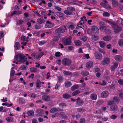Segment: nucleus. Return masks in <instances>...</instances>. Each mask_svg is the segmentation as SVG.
Instances as JSON below:
<instances>
[{"label": "nucleus", "mask_w": 123, "mask_h": 123, "mask_svg": "<svg viewBox=\"0 0 123 123\" xmlns=\"http://www.w3.org/2000/svg\"><path fill=\"white\" fill-rule=\"evenodd\" d=\"M105 21L111 25V27L113 29L114 32L118 33L122 31V28L117 25L115 23L112 22L108 20H105Z\"/></svg>", "instance_id": "nucleus-1"}, {"label": "nucleus", "mask_w": 123, "mask_h": 123, "mask_svg": "<svg viewBox=\"0 0 123 123\" xmlns=\"http://www.w3.org/2000/svg\"><path fill=\"white\" fill-rule=\"evenodd\" d=\"M15 58L18 62L22 63L25 62L27 60V58L25 56L20 54L16 55Z\"/></svg>", "instance_id": "nucleus-2"}, {"label": "nucleus", "mask_w": 123, "mask_h": 123, "mask_svg": "<svg viewBox=\"0 0 123 123\" xmlns=\"http://www.w3.org/2000/svg\"><path fill=\"white\" fill-rule=\"evenodd\" d=\"M72 37L70 36L67 38H63L62 41L64 45H70L71 43Z\"/></svg>", "instance_id": "nucleus-3"}, {"label": "nucleus", "mask_w": 123, "mask_h": 123, "mask_svg": "<svg viewBox=\"0 0 123 123\" xmlns=\"http://www.w3.org/2000/svg\"><path fill=\"white\" fill-rule=\"evenodd\" d=\"M62 64L63 65L68 66L72 63V61L69 59L65 58L62 60Z\"/></svg>", "instance_id": "nucleus-4"}, {"label": "nucleus", "mask_w": 123, "mask_h": 123, "mask_svg": "<svg viewBox=\"0 0 123 123\" xmlns=\"http://www.w3.org/2000/svg\"><path fill=\"white\" fill-rule=\"evenodd\" d=\"M64 28L60 27L56 29L55 30V32L57 33H62L64 32L65 31V30H67V29L66 26L64 25L63 26Z\"/></svg>", "instance_id": "nucleus-5"}, {"label": "nucleus", "mask_w": 123, "mask_h": 123, "mask_svg": "<svg viewBox=\"0 0 123 123\" xmlns=\"http://www.w3.org/2000/svg\"><path fill=\"white\" fill-rule=\"evenodd\" d=\"M54 26V24L53 23H51L49 20H48L46 22V24L45 25L44 27L46 28H52Z\"/></svg>", "instance_id": "nucleus-6"}, {"label": "nucleus", "mask_w": 123, "mask_h": 123, "mask_svg": "<svg viewBox=\"0 0 123 123\" xmlns=\"http://www.w3.org/2000/svg\"><path fill=\"white\" fill-rule=\"evenodd\" d=\"M84 103L83 101L80 98L78 97L76 99V104L77 106H81L83 105Z\"/></svg>", "instance_id": "nucleus-7"}, {"label": "nucleus", "mask_w": 123, "mask_h": 123, "mask_svg": "<svg viewBox=\"0 0 123 123\" xmlns=\"http://www.w3.org/2000/svg\"><path fill=\"white\" fill-rule=\"evenodd\" d=\"M44 111L41 109H37L36 111L37 113L36 116H41L44 114Z\"/></svg>", "instance_id": "nucleus-8"}, {"label": "nucleus", "mask_w": 123, "mask_h": 123, "mask_svg": "<svg viewBox=\"0 0 123 123\" xmlns=\"http://www.w3.org/2000/svg\"><path fill=\"white\" fill-rule=\"evenodd\" d=\"M94 54L95 57L96 59L99 60H101L102 59L103 57L102 55L98 52H95Z\"/></svg>", "instance_id": "nucleus-9"}, {"label": "nucleus", "mask_w": 123, "mask_h": 123, "mask_svg": "<svg viewBox=\"0 0 123 123\" xmlns=\"http://www.w3.org/2000/svg\"><path fill=\"white\" fill-rule=\"evenodd\" d=\"M110 62V59L106 57L101 61V64L103 65L108 64Z\"/></svg>", "instance_id": "nucleus-10"}, {"label": "nucleus", "mask_w": 123, "mask_h": 123, "mask_svg": "<svg viewBox=\"0 0 123 123\" xmlns=\"http://www.w3.org/2000/svg\"><path fill=\"white\" fill-rule=\"evenodd\" d=\"M62 110L61 109L59 108H57L55 107H53L50 109V112L51 113H53L57 111H62Z\"/></svg>", "instance_id": "nucleus-11"}, {"label": "nucleus", "mask_w": 123, "mask_h": 123, "mask_svg": "<svg viewBox=\"0 0 123 123\" xmlns=\"http://www.w3.org/2000/svg\"><path fill=\"white\" fill-rule=\"evenodd\" d=\"M109 94L108 92L106 91H104L102 92L101 94V96L103 98H106L107 97Z\"/></svg>", "instance_id": "nucleus-12"}, {"label": "nucleus", "mask_w": 123, "mask_h": 123, "mask_svg": "<svg viewBox=\"0 0 123 123\" xmlns=\"http://www.w3.org/2000/svg\"><path fill=\"white\" fill-rule=\"evenodd\" d=\"M42 98L44 101H48L49 100L50 98L49 95H44L42 96Z\"/></svg>", "instance_id": "nucleus-13"}, {"label": "nucleus", "mask_w": 123, "mask_h": 123, "mask_svg": "<svg viewBox=\"0 0 123 123\" xmlns=\"http://www.w3.org/2000/svg\"><path fill=\"white\" fill-rule=\"evenodd\" d=\"M118 64L117 62H115L113 64V65H112L110 68L111 71H114L115 68H116L118 66Z\"/></svg>", "instance_id": "nucleus-14"}, {"label": "nucleus", "mask_w": 123, "mask_h": 123, "mask_svg": "<svg viewBox=\"0 0 123 123\" xmlns=\"http://www.w3.org/2000/svg\"><path fill=\"white\" fill-rule=\"evenodd\" d=\"M72 83L69 81H66L65 82V86L67 88L70 87Z\"/></svg>", "instance_id": "nucleus-15"}, {"label": "nucleus", "mask_w": 123, "mask_h": 123, "mask_svg": "<svg viewBox=\"0 0 123 123\" xmlns=\"http://www.w3.org/2000/svg\"><path fill=\"white\" fill-rule=\"evenodd\" d=\"M92 30L93 31H94L95 32L98 33L99 32V30L98 28L96 26H93L92 27Z\"/></svg>", "instance_id": "nucleus-16"}, {"label": "nucleus", "mask_w": 123, "mask_h": 123, "mask_svg": "<svg viewBox=\"0 0 123 123\" xmlns=\"http://www.w3.org/2000/svg\"><path fill=\"white\" fill-rule=\"evenodd\" d=\"M36 87L38 88H40L41 87V83L40 80H37L36 82Z\"/></svg>", "instance_id": "nucleus-17"}, {"label": "nucleus", "mask_w": 123, "mask_h": 123, "mask_svg": "<svg viewBox=\"0 0 123 123\" xmlns=\"http://www.w3.org/2000/svg\"><path fill=\"white\" fill-rule=\"evenodd\" d=\"M93 63L92 62H89L86 64V67L87 68H91L92 66Z\"/></svg>", "instance_id": "nucleus-18"}, {"label": "nucleus", "mask_w": 123, "mask_h": 123, "mask_svg": "<svg viewBox=\"0 0 123 123\" xmlns=\"http://www.w3.org/2000/svg\"><path fill=\"white\" fill-rule=\"evenodd\" d=\"M90 98L92 100H96L97 98V96L95 93H92L91 94Z\"/></svg>", "instance_id": "nucleus-19"}, {"label": "nucleus", "mask_w": 123, "mask_h": 123, "mask_svg": "<svg viewBox=\"0 0 123 123\" xmlns=\"http://www.w3.org/2000/svg\"><path fill=\"white\" fill-rule=\"evenodd\" d=\"M115 59L117 61H121L122 60V56L120 55H116L115 57Z\"/></svg>", "instance_id": "nucleus-20"}, {"label": "nucleus", "mask_w": 123, "mask_h": 123, "mask_svg": "<svg viewBox=\"0 0 123 123\" xmlns=\"http://www.w3.org/2000/svg\"><path fill=\"white\" fill-rule=\"evenodd\" d=\"M63 97L65 99H68L71 97V95L69 94L65 93L63 94L62 95Z\"/></svg>", "instance_id": "nucleus-21"}, {"label": "nucleus", "mask_w": 123, "mask_h": 123, "mask_svg": "<svg viewBox=\"0 0 123 123\" xmlns=\"http://www.w3.org/2000/svg\"><path fill=\"white\" fill-rule=\"evenodd\" d=\"M79 87V86L77 84L74 85L71 88V90L72 91H74L75 90L78 89Z\"/></svg>", "instance_id": "nucleus-22"}, {"label": "nucleus", "mask_w": 123, "mask_h": 123, "mask_svg": "<svg viewBox=\"0 0 123 123\" xmlns=\"http://www.w3.org/2000/svg\"><path fill=\"white\" fill-rule=\"evenodd\" d=\"M37 21L38 23L40 24L43 23L45 22V20L43 19L38 18L37 19Z\"/></svg>", "instance_id": "nucleus-23"}, {"label": "nucleus", "mask_w": 123, "mask_h": 123, "mask_svg": "<svg viewBox=\"0 0 123 123\" xmlns=\"http://www.w3.org/2000/svg\"><path fill=\"white\" fill-rule=\"evenodd\" d=\"M14 47L15 49L18 50L19 49L20 46L19 42H17L15 43L14 45Z\"/></svg>", "instance_id": "nucleus-24"}, {"label": "nucleus", "mask_w": 123, "mask_h": 123, "mask_svg": "<svg viewBox=\"0 0 123 123\" xmlns=\"http://www.w3.org/2000/svg\"><path fill=\"white\" fill-rule=\"evenodd\" d=\"M118 107L116 105H113L110 107L111 111H114L116 110L117 109Z\"/></svg>", "instance_id": "nucleus-25"}, {"label": "nucleus", "mask_w": 123, "mask_h": 123, "mask_svg": "<svg viewBox=\"0 0 123 123\" xmlns=\"http://www.w3.org/2000/svg\"><path fill=\"white\" fill-rule=\"evenodd\" d=\"M81 74L84 76H86L88 75L89 74V72L86 70L84 71H82L81 73Z\"/></svg>", "instance_id": "nucleus-26"}, {"label": "nucleus", "mask_w": 123, "mask_h": 123, "mask_svg": "<svg viewBox=\"0 0 123 123\" xmlns=\"http://www.w3.org/2000/svg\"><path fill=\"white\" fill-rule=\"evenodd\" d=\"M111 37L110 36H106L104 37L103 39L105 41H109L110 40Z\"/></svg>", "instance_id": "nucleus-27"}, {"label": "nucleus", "mask_w": 123, "mask_h": 123, "mask_svg": "<svg viewBox=\"0 0 123 123\" xmlns=\"http://www.w3.org/2000/svg\"><path fill=\"white\" fill-rule=\"evenodd\" d=\"M27 114L29 116H32L34 115V112L33 111L30 110L27 111Z\"/></svg>", "instance_id": "nucleus-28"}, {"label": "nucleus", "mask_w": 123, "mask_h": 123, "mask_svg": "<svg viewBox=\"0 0 123 123\" xmlns=\"http://www.w3.org/2000/svg\"><path fill=\"white\" fill-rule=\"evenodd\" d=\"M34 29L36 30H39L41 28V25L38 23H36L34 26Z\"/></svg>", "instance_id": "nucleus-29"}, {"label": "nucleus", "mask_w": 123, "mask_h": 123, "mask_svg": "<svg viewBox=\"0 0 123 123\" xmlns=\"http://www.w3.org/2000/svg\"><path fill=\"white\" fill-rule=\"evenodd\" d=\"M80 91L79 90H76L73 92L72 94V95L73 96H74L80 93Z\"/></svg>", "instance_id": "nucleus-30"}, {"label": "nucleus", "mask_w": 123, "mask_h": 123, "mask_svg": "<svg viewBox=\"0 0 123 123\" xmlns=\"http://www.w3.org/2000/svg\"><path fill=\"white\" fill-rule=\"evenodd\" d=\"M6 120L8 122H12L14 120L13 118L11 117H8L6 118Z\"/></svg>", "instance_id": "nucleus-31"}, {"label": "nucleus", "mask_w": 123, "mask_h": 123, "mask_svg": "<svg viewBox=\"0 0 123 123\" xmlns=\"http://www.w3.org/2000/svg\"><path fill=\"white\" fill-rule=\"evenodd\" d=\"M44 54V52H42L39 53L38 55H37L36 56V58L37 59H39L40 58L42 57Z\"/></svg>", "instance_id": "nucleus-32"}, {"label": "nucleus", "mask_w": 123, "mask_h": 123, "mask_svg": "<svg viewBox=\"0 0 123 123\" xmlns=\"http://www.w3.org/2000/svg\"><path fill=\"white\" fill-rule=\"evenodd\" d=\"M98 36L93 35L92 36V39L94 41H96L98 40Z\"/></svg>", "instance_id": "nucleus-33"}, {"label": "nucleus", "mask_w": 123, "mask_h": 123, "mask_svg": "<svg viewBox=\"0 0 123 123\" xmlns=\"http://www.w3.org/2000/svg\"><path fill=\"white\" fill-rule=\"evenodd\" d=\"M100 5L104 7H108L109 8H110L111 7L109 5L103 2L101 3H100Z\"/></svg>", "instance_id": "nucleus-34"}, {"label": "nucleus", "mask_w": 123, "mask_h": 123, "mask_svg": "<svg viewBox=\"0 0 123 123\" xmlns=\"http://www.w3.org/2000/svg\"><path fill=\"white\" fill-rule=\"evenodd\" d=\"M67 9L70 11L72 12L74 11L75 10V8L73 7H67Z\"/></svg>", "instance_id": "nucleus-35"}, {"label": "nucleus", "mask_w": 123, "mask_h": 123, "mask_svg": "<svg viewBox=\"0 0 123 123\" xmlns=\"http://www.w3.org/2000/svg\"><path fill=\"white\" fill-rule=\"evenodd\" d=\"M80 39L84 42H85L87 40L86 37L84 36H81L80 37Z\"/></svg>", "instance_id": "nucleus-36"}, {"label": "nucleus", "mask_w": 123, "mask_h": 123, "mask_svg": "<svg viewBox=\"0 0 123 123\" xmlns=\"http://www.w3.org/2000/svg\"><path fill=\"white\" fill-rule=\"evenodd\" d=\"M100 46L101 48H104L105 44V43L104 41H100L99 42Z\"/></svg>", "instance_id": "nucleus-37"}, {"label": "nucleus", "mask_w": 123, "mask_h": 123, "mask_svg": "<svg viewBox=\"0 0 123 123\" xmlns=\"http://www.w3.org/2000/svg\"><path fill=\"white\" fill-rule=\"evenodd\" d=\"M63 73L64 74L66 75H71L72 74V73L71 72L66 71H64L63 72Z\"/></svg>", "instance_id": "nucleus-38"}, {"label": "nucleus", "mask_w": 123, "mask_h": 123, "mask_svg": "<svg viewBox=\"0 0 123 123\" xmlns=\"http://www.w3.org/2000/svg\"><path fill=\"white\" fill-rule=\"evenodd\" d=\"M30 70L31 72H36L37 71V69L35 68H30Z\"/></svg>", "instance_id": "nucleus-39"}, {"label": "nucleus", "mask_w": 123, "mask_h": 123, "mask_svg": "<svg viewBox=\"0 0 123 123\" xmlns=\"http://www.w3.org/2000/svg\"><path fill=\"white\" fill-rule=\"evenodd\" d=\"M82 2L80 1H76V3H74V4H71V5L74 4V5H76L78 6H80V4H82Z\"/></svg>", "instance_id": "nucleus-40"}, {"label": "nucleus", "mask_w": 123, "mask_h": 123, "mask_svg": "<svg viewBox=\"0 0 123 123\" xmlns=\"http://www.w3.org/2000/svg\"><path fill=\"white\" fill-rule=\"evenodd\" d=\"M64 12L65 14L68 15H71L73 13L72 12L69 11L68 10H65L64 11Z\"/></svg>", "instance_id": "nucleus-41"}, {"label": "nucleus", "mask_w": 123, "mask_h": 123, "mask_svg": "<svg viewBox=\"0 0 123 123\" xmlns=\"http://www.w3.org/2000/svg\"><path fill=\"white\" fill-rule=\"evenodd\" d=\"M108 88L109 89H114L115 88V86L113 84L109 85L108 86Z\"/></svg>", "instance_id": "nucleus-42"}, {"label": "nucleus", "mask_w": 123, "mask_h": 123, "mask_svg": "<svg viewBox=\"0 0 123 123\" xmlns=\"http://www.w3.org/2000/svg\"><path fill=\"white\" fill-rule=\"evenodd\" d=\"M107 28V27L105 25H103L99 27V29L101 31H103V30H106Z\"/></svg>", "instance_id": "nucleus-43"}, {"label": "nucleus", "mask_w": 123, "mask_h": 123, "mask_svg": "<svg viewBox=\"0 0 123 123\" xmlns=\"http://www.w3.org/2000/svg\"><path fill=\"white\" fill-rule=\"evenodd\" d=\"M112 5L113 6H116L118 4V2L117 1L114 0L112 1Z\"/></svg>", "instance_id": "nucleus-44"}, {"label": "nucleus", "mask_w": 123, "mask_h": 123, "mask_svg": "<svg viewBox=\"0 0 123 123\" xmlns=\"http://www.w3.org/2000/svg\"><path fill=\"white\" fill-rule=\"evenodd\" d=\"M104 101L102 100H99L97 101V105H100L104 103Z\"/></svg>", "instance_id": "nucleus-45"}, {"label": "nucleus", "mask_w": 123, "mask_h": 123, "mask_svg": "<svg viewBox=\"0 0 123 123\" xmlns=\"http://www.w3.org/2000/svg\"><path fill=\"white\" fill-rule=\"evenodd\" d=\"M24 22V21L21 19L18 20L17 21V23L19 25L21 24Z\"/></svg>", "instance_id": "nucleus-46"}, {"label": "nucleus", "mask_w": 123, "mask_h": 123, "mask_svg": "<svg viewBox=\"0 0 123 123\" xmlns=\"http://www.w3.org/2000/svg\"><path fill=\"white\" fill-rule=\"evenodd\" d=\"M56 14L59 17H62L63 16V14L61 12H56Z\"/></svg>", "instance_id": "nucleus-47"}, {"label": "nucleus", "mask_w": 123, "mask_h": 123, "mask_svg": "<svg viewBox=\"0 0 123 123\" xmlns=\"http://www.w3.org/2000/svg\"><path fill=\"white\" fill-rule=\"evenodd\" d=\"M15 72L14 70L12 69L11 70L10 73V76L11 77H13L14 76Z\"/></svg>", "instance_id": "nucleus-48"}, {"label": "nucleus", "mask_w": 123, "mask_h": 123, "mask_svg": "<svg viewBox=\"0 0 123 123\" xmlns=\"http://www.w3.org/2000/svg\"><path fill=\"white\" fill-rule=\"evenodd\" d=\"M12 105V104H9L8 103H3L2 104V105H6L7 107H9L11 106Z\"/></svg>", "instance_id": "nucleus-49"}, {"label": "nucleus", "mask_w": 123, "mask_h": 123, "mask_svg": "<svg viewBox=\"0 0 123 123\" xmlns=\"http://www.w3.org/2000/svg\"><path fill=\"white\" fill-rule=\"evenodd\" d=\"M105 30V32L106 34H110L111 33V31L109 29H106Z\"/></svg>", "instance_id": "nucleus-50"}, {"label": "nucleus", "mask_w": 123, "mask_h": 123, "mask_svg": "<svg viewBox=\"0 0 123 123\" xmlns=\"http://www.w3.org/2000/svg\"><path fill=\"white\" fill-rule=\"evenodd\" d=\"M114 104V102L113 101H110L107 102V104L109 105H111Z\"/></svg>", "instance_id": "nucleus-51"}, {"label": "nucleus", "mask_w": 123, "mask_h": 123, "mask_svg": "<svg viewBox=\"0 0 123 123\" xmlns=\"http://www.w3.org/2000/svg\"><path fill=\"white\" fill-rule=\"evenodd\" d=\"M114 101L118 103L119 102L120 100L119 98L117 97H114Z\"/></svg>", "instance_id": "nucleus-52"}, {"label": "nucleus", "mask_w": 123, "mask_h": 123, "mask_svg": "<svg viewBox=\"0 0 123 123\" xmlns=\"http://www.w3.org/2000/svg\"><path fill=\"white\" fill-rule=\"evenodd\" d=\"M85 120L84 118H82L80 119V123H85Z\"/></svg>", "instance_id": "nucleus-53"}, {"label": "nucleus", "mask_w": 123, "mask_h": 123, "mask_svg": "<svg viewBox=\"0 0 123 123\" xmlns=\"http://www.w3.org/2000/svg\"><path fill=\"white\" fill-rule=\"evenodd\" d=\"M75 44L77 46H80L81 45V43L79 41H76L75 42Z\"/></svg>", "instance_id": "nucleus-54"}, {"label": "nucleus", "mask_w": 123, "mask_h": 123, "mask_svg": "<svg viewBox=\"0 0 123 123\" xmlns=\"http://www.w3.org/2000/svg\"><path fill=\"white\" fill-rule=\"evenodd\" d=\"M117 116L113 115L110 116V118L112 119H115L117 118Z\"/></svg>", "instance_id": "nucleus-55"}, {"label": "nucleus", "mask_w": 123, "mask_h": 123, "mask_svg": "<svg viewBox=\"0 0 123 123\" xmlns=\"http://www.w3.org/2000/svg\"><path fill=\"white\" fill-rule=\"evenodd\" d=\"M99 84L100 85L102 86H105L106 85V82L104 80H103L102 83L100 82H99Z\"/></svg>", "instance_id": "nucleus-56"}, {"label": "nucleus", "mask_w": 123, "mask_h": 123, "mask_svg": "<svg viewBox=\"0 0 123 123\" xmlns=\"http://www.w3.org/2000/svg\"><path fill=\"white\" fill-rule=\"evenodd\" d=\"M62 54L59 52H56L55 54V56L56 57H59Z\"/></svg>", "instance_id": "nucleus-57"}, {"label": "nucleus", "mask_w": 123, "mask_h": 123, "mask_svg": "<svg viewBox=\"0 0 123 123\" xmlns=\"http://www.w3.org/2000/svg\"><path fill=\"white\" fill-rule=\"evenodd\" d=\"M120 46H122L123 45V40L121 39L118 42Z\"/></svg>", "instance_id": "nucleus-58"}, {"label": "nucleus", "mask_w": 123, "mask_h": 123, "mask_svg": "<svg viewBox=\"0 0 123 123\" xmlns=\"http://www.w3.org/2000/svg\"><path fill=\"white\" fill-rule=\"evenodd\" d=\"M110 15V13L107 12H105L103 13V15L104 16H109Z\"/></svg>", "instance_id": "nucleus-59"}, {"label": "nucleus", "mask_w": 123, "mask_h": 123, "mask_svg": "<svg viewBox=\"0 0 123 123\" xmlns=\"http://www.w3.org/2000/svg\"><path fill=\"white\" fill-rule=\"evenodd\" d=\"M57 78L59 81H58L59 82H61L63 80V78L61 76H58Z\"/></svg>", "instance_id": "nucleus-60"}, {"label": "nucleus", "mask_w": 123, "mask_h": 123, "mask_svg": "<svg viewBox=\"0 0 123 123\" xmlns=\"http://www.w3.org/2000/svg\"><path fill=\"white\" fill-rule=\"evenodd\" d=\"M77 111H78L79 112H81V111L83 112L85 111V109L80 108H78L77 109Z\"/></svg>", "instance_id": "nucleus-61"}, {"label": "nucleus", "mask_w": 123, "mask_h": 123, "mask_svg": "<svg viewBox=\"0 0 123 123\" xmlns=\"http://www.w3.org/2000/svg\"><path fill=\"white\" fill-rule=\"evenodd\" d=\"M3 32L2 31H0V39L2 38L4 36Z\"/></svg>", "instance_id": "nucleus-62"}, {"label": "nucleus", "mask_w": 123, "mask_h": 123, "mask_svg": "<svg viewBox=\"0 0 123 123\" xmlns=\"http://www.w3.org/2000/svg\"><path fill=\"white\" fill-rule=\"evenodd\" d=\"M99 24L101 26L105 25V23L104 22L101 21L99 22Z\"/></svg>", "instance_id": "nucleus-63"}, {"label": "nucleus", "mask_w": 123, "mask_h": 123, "mask_svg": "<svg viewBox=\"0 0 123 123\" xmlns=\"http://www.w3.org/2000/svg\"><path fill=\"white\" fill-rule=\"evenodd\" d=\"M118 82L119 83L122 85H123V80L122 79H120L118 80Z\"/></svg>", "instance_id": "nucleus-64"}]
</instances>
